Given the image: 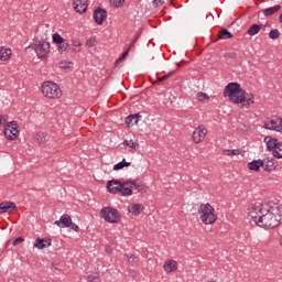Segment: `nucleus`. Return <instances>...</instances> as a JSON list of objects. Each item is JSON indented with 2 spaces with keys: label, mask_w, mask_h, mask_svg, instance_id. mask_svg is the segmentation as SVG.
I'll list each match as a JSON object with an SVG mask.
<instances>
[{
  "label": "nucleus",
  "mask_w": 282,
  "mask_h": 282,
  "mask_svg": "<svg viewBox=\"0 0 282 282\" xmlns=\"http://www.w3.org/2000/svg\"><path fill=\"white\" fill-rule=\"evenodd\" d=\"M223 155H228V156L239 155V150H224Z\"/></svg>",
  "instance_id": "nucleus-40"
},
{
  "label": "nucleus",
  "mask_w": 282,
  "mask_h": 282,
  "mask_svg": "<svg viewBox=\"0 0 282 282\" xmlns=\"http://www.w3.org/2000/svg\"><path fill=\"white\" fill-rule=\"evenodd\" d=\"M174 74H175V72L172 70L162 77H158L154 85H158V83H163V80H166V78H171V76H173Z\"/></svg>",
  "instance_id": "nucleus-37"
},
{
  "label": "nucleus",
  "mask_w": 282,
  "mask_h": 282,
  "mask_svg": "<svg viewBox=\"0 0 282 282\" xmlns=\"http://www.w3.org/2000/svg\"><path fill=\"white\" fill-rule=\"evenodd\" d=\"M262 162H264L262 165V169L268 173H272V171L276 169V165L274 164V159L267 158V159H263Z\"/></svg>",
  "instance_id": "nucleus-17"
},
{
  "label": "nucleus",
  "mask_w": 282,
  "mask_h": 282,
  "mask_svg": "<svg viewBox=\"0 0 282 282\" xmlns=\"http://www.w3.org/2000/svg\"><path fill=\"white\" fill-rule=\"evenodd\" d=\"M229 58H237V53H230Z\"/></svg>",
  "instance_id": "nucleus-51"
},
{
  "label": "nucleus",
  "mask_w": 282,
  "mask_h": 282,
  "mask_svg": "<svg viewBox=\"0 0 282 282\" xmlns=\"http://www.w3.org/2000/svg\"><path fill=\"white\" fill-rule=\"evenodd\" d=\"M55 226H58V228H63V224L61 221V218H59V220L55 221Z\"/></svg>",
  "instance_id": "nucleus-49"
},
{
  "label": "nucleus",
  "mask_w": 282,
  "mask_h": 282,
  "mask_svg": "<svg viewBox=\"0 0 282 282\" xmlns=\"http://www.w3.org/2000/svg\"><path fill=\"white\" fill-rule=\"evenodd\" d=\"M110 3L115 8H122V6H124V0H110Z\"/></svg>",
  "instance_id": "nucleus-39"
},
{
  "label": "nucleus",
  "mask_w": 282,
  "mask_h": 282,
  "mask_svg": "<svg viewBox=\"0 0 282 282\" xmlns=\"http://www.w3.org/2000/svg\"><path fill=\"white\" fill-rule=\"evenodd\" d=\"M100 216L108 224H119L120 221V213H118V209L112 207H104L100 210Z\"/></svg>",
  "instance_id": "nucleus-5"
},
{
  "label": "nucleus",
  "mask_w": 282,
  "mask_h": 282,
  "mask_svg": "<svg viewBox=\"0 0 282 282\" xmlns=\"http://www.w3.org/2000/svg\"><path fill=\"white\" fill-rule=\"evenodd\" d=\"M206 94H204V93H198L197 94V98H198V100H204V98H206Z\"/></svg>",
  "instance_id": "nucleus-48"
},
{
  "label": "nucleus",
  "mask_w": 282,
  "mask_h": 282,
  "mask_svg": "<svg viewBox=\"0 0 282 282\" xmlns=\"http://www.w3.org/2000/svg\"><path fill=\"white\" fill-rule=\"evenodd\" d=\"M282 219V206L281 205H273V206H265L262 212V215L259 217L258 226L260 228H276L281 224Z\"/></svg>",
  "instance_id": "nucleus-1"
},
{
  "label": "nucleus",
  "mask_w": 282,
  "mask_h": 282,
  "mask_svg": "<svg viewBox=\"0 0 282 282\" xmlns=\"http://www.w3.org/2000/svg\"><path fill=\"white\" fill-rule=\"evenodd\" d=\"M19 123L17 121H11L4 124L3 134L7 140H17L19 138Z\"/></svg>",
  "instance_id": "nucleus-6"
},
{
  "label": "nucleus",
  "mask_w": 282,
  "mask_h": 282,
  "mask_svg": "<svg viewBox=\"0 0 282 282\" xmlns=\"http://www.w3.org/2000/svg\"><path fill=\"white\" fill-rule=\"evenodd\" d=\"M279 36H281V32H279V29H272L269 32V39H272V41H276V39H279Z\"/></svg>",
  "instance_id": "nucleus-32"
},
{
  "label": "nucleus",
  "mask_w": 282,
  "mask_h": 282,
  "mask_svg": "<svg viewBox=\"0 0 282 282\" xmlns=\"http://www.w3.org/2000/svg\"><path fill=\"white\" fill-rule=\"evenodd\" d=\"M207 134H208V129H206V126L204 124L198 126L193 132V135H192L193 142H195V144H199L200 142H204Z\"/></svg>",
  "instance_id": "nucleus-8"
},
{
  "label": "nucleus",
  "mask_w": 282,
  "mask_h": 282,
  "mask_svg": "<svg viewBox=\"0 0 282 282\" xmlns=\"http://www.w3.org/2000/svg\"><path fill=\"white\" fill-rule=\"evenodd\" d=\"M87 282H102L98 273H91L87 278Z\"/></svg>",
  "instance_id": "nucleus-36"
},
{
  "label": "nucleus",
  "mask_w": 282,
  "mask_h": 282,
  "mask_svg": "<svg viewBox=\"0 0 282 282\" xmlns=\"http://www.w3.org/2000/svg\"><path fill=\"white\" fill-rule=\"evenodd\" d=\"M132 116L134 117V123L138 124V122H140V118H142V115H140V113H134V115H132Z\"/></svg>",
  "instance_id": "nucleus-46"
},
{
  "label": "nucleus",
  "mask_w": 282,
  "mask_h": 282,
  "mask_svg": "<svg viewBox=\"0 0 282 282\" xmlns=\"http://www.w3.org/2000/svg\"><path fill=\"white\" fill-rule=\"evenodd\" d=\"M223 94L225 98H229V101L235 105H239V102L246 100V90L242 89L239 83H229Z\"/></svg>",
  "instance_id": "nucleus-2"
},
{
  "label": "nucleus",
  "mask_w": 282,
  "mask_h": 282,
  "mask_svg": "<svg viewBox=\"0 0 282 282\" xmlns=\"http://www.w3.org/2000/svg\"><path fill=\"white\" fill-rule=\"evenodd\" d=\"M35 140L36 142H39L40 144H43L45 142H50V135L45 132H37L35 134Z\"/></svg>",
  "instance_id": "nucleus-26"
},
{
  "label": "nucleus",
  "mask_w": 282,
  "mask_h": 282,
  "mask_svg": "<svg viewBox=\"0 0 282 282\" xmlns=\"http://www.w3.org/2000/svg\"><path fill=\"white\" fill-rule=\"evenodd\" d=\"M94 21L97 23V25H102L105 23V20L107 19V10L102 8H97L94 11Z\"/></svg>",
  "instance_id": "nucleus-11"
},
{
  "label": "nucleus",
  "mask_w": 282,
  "mask_h": 282,
  "mask_svg": "<svg viewBox=\"0 0 282 282\" xmlns=\"http://www.w3.org/2000/svg\"><path fill=\"white\" fill-rule=\"evenodd\" d=\"M135 41H138V39H134V40L131 42V44H130V46H129V50H131V47H133V45H135Z\"/></svg>",
  "instance_id": "nucleus-50"
},
{
  "label": "nucleus",
  "mask_w": 282,
  "mask_h": 282,
  "mask_svg": "<svg viewBox=\"0 0 282 282\" xmlns=\"http://www.w3.org/2000/svg\"><path fill=\"white\" fill-rule=\"evenodd\" d=\"M23 241H25V239H23L22 237H18L13 240V246H19V243H23Z\"/></svg>",
  "instance_id": "nucleus-45"
},
{
  "label": "nucleus",
  "mask_w": 282,
  "mask_h": 282,
  "mask_svg": "<svg viewBox=\"0 0 282 282\" xmlns=\"http://www.w3.org/2000/svg\"><path fill=\"white\" fill-rule=\"evenodd\" d=\"M262 28H263V24H252L248 29L247 34H249V36H256V34H259V32H261Z\"/></svg>",
  "instance_id": "nucleus-24"
},
{
  "label": "nucleus",
  "mask_w": 282,
  "mask_h": 282,
  "mask_svg": "<svg viewBox=\"0 0 282 282\" xmlns=\"http://www.w3.org/2000/svg\"><path fill=\"white\" fill-rule=\"evenodd\" d=\"M241 109H250V105H254V95H246V98L239 102Z\"/></svg>",
  "instance_id": "nucleus-20"
},
{
  "label": "nucleus",
  "mask_w": 282,
  "mask_h": 282,
  "mask_svg": "<svg viewBox=\"0 0 282 282\" xmlns=\"http://www.w3.org/2000/svg\"><path fill=\"white\" fill-rule=\"evenodd\" d=\"M120 189H119V194L123 195L124 197L129 196V195H133V187H131V182L130 181H126L123 183H121Z\"/></svg>",
  "instance_id": "nucleus-14"
},
{
  "label": "nucleus",
  "mask_w": 282,
  "mask_h": 282,
  "mask_svg": "<svg viewBox=\"0 0 282 282\" xmlns=\"http://www.w3.org/2000/svg\"><path fill=\"white\" fill-rule=\"evenodd\" d=\"M264 129L269 131H278L279 133L282 132V118L279 116L268 118L264 121Z\"/></svg>",
  "instance_id": "nucleus-7"
},
{
  "label": "nucleus",
  "mask_w": 282,
  "mask_h": 282,
  "mask_svg": "<svg viewBox=\"0 0 282 282\" xmlns=\"http://www.w3.org/2000/svg\"><path fill=\"white\" fill-rule=\"evenodd\" d=\"M134 124H138L135 123V118L133 117V115H130L126 118V126L131 128L133 127Z\"/></svg>",
  "instance_id": "nucleus-35"
},
{
  "label": "nucleus",
  "mask_w": 282,
  "mask_h": 282,
  "mask_svg": "<svg viewBox=\"0 0 282 282\" xmlns=\"http://www.w3.org/2000/svg\"><path fill=\"white\" fill-rule=\"evenodd\" d=\"M12 56V50L4 46L0 47V61H8Z\"/></svg>",
  "instance_id": "nucleus-22"
},
{
  "label": "nucleus",
  "mask_w": 282,
  "mask_h": 282,
  "mask_svg": "<svg viewBox=\"0 0 282 282\" xmlns=\"http://www.w3.org/2000/svg\"><path fill=\"white\" fill-rule=\"evenodd\" d=\"M163 269L165 270V272H175V270H177V261L170 260L165 262Z\"/></svg>",
  "instance_id": "nucleus-23"
},
{
  "label": "nucleus",
  "mask_w": 282,
  "mask_h": 282,
  "mask_svg": "<svg viewBox=\"0 0 282 282\" xmlns=\"http://www.w3.org/2000/svg\"><path fill=\"white\" fill-rule=\"evenodd\" d=\"M70 227H72V230H75V232H78V230H80V227H78V225L74 223H72Z\"/></svg>",
  "instance_id": "nucleus-47"
},
{
  "label": "nucleus",
  "mask_w": 282,
  "mask_h": 282,
  "mask_svg": "<svg viewBox=\"0 0 282 282\" xmlns=\"http://www.w3.org/2000/svg\"><path fill=\"white\" fill-rule=\"evenodd\" d=\"M42 94L50 100H56L63 96V90H61V86L56 83L44 82L42 85Z\"/></svg>",
  "instance_id": "nucleus-4"
},
{
  "label": "nucleus",
  "mask_w": 282,
  "mask_h": 282,
  "mask_svg": "<svg viewBox=\"0 0 282 282\" xmlns=\"http://www.w3.org/2000/svg\"><path fill=\"white\" fill-rule=\"evenodd\" d=\"M57 47L61 54H64V52H69V43L66 40H64L62 44H58Z\"/></svg>",
  "instance_id": "nucleus-31"
},
{
  "label": "nucleus",
  "mask_w": 282,
  "mask_h": 282,
  "mask_svg": "<svg viewBox=\"0 0 282 282\" xmlns=\"http://www.w3.org/2000/svg\"><path fill=\"white\" fill-rule=\"evenodd\" d=\"M8 122V115H0V127Z\"/></svg>",
  "instance_id": "nucleus-44"
},
{
  "label": "nucleus",
  "mask_w": 282,
  "mask_h": 282,
  "mask_svg": "<svg viewBox=\"0 0 282 282\" xmlns=\"http://www.w3.org/2000/svg\"><path fill=\"white\" fill-rule=\"evenodd\" d=\"M64 41H65V39H63V36H61V34H58V33L53 34V43H55L56 45H61Z\"/></svg>",
  "instance_id": "nucleus-34"
},
{
  "label": "nucleus",
  "mask_w": 282,
  "mask_h": 282,
  "mask_svg": "<svg viewBox=\"0 0 282 282\" xmlns=\"http://www.w3.org/2000/svg\"><path fill=\"white\" fill-rule=\"evenodd\" d=\"M263 210H265V206L261 205V203L251 205V208L249 209V217L253 219L257 226L259 224V217L263 215Z\"/></svg>",
  "instance_id": "nucleus-9"
},
{
  "label": "nucleus",
  "mask_w": 282,
  "mask_h": 282,
  "mask_svg": "<svg viewBox=\"0 0 282 282\" xmlns=\"http://www.w3.org/2000/svg\"><path fill=\"white\" fill-rule=\"evenodd\" d=\"M281 10V4H275L274 7H270L268 9L263 10L264 17H272L275 12H279Z\"/></svg>",
  "instance_id": "nucleus-27"
},
{
  "label": "nucleus",
  "mask_w": 282,
  "mask_h": 282,
  "mask_svg": "<svg viewBox=\"0 0 282 282\" xmlns=\"http://www.w3.org/2000/svg\"><path fill=\"white\" fill-rule=\"evenodd\" d=\"M131 166V162H127V160H122L121 162L113 165V171H122V169Z\"/></svg>",
  "instance_id": "nucleus-29"
},
{
  "label": "nucleus",
  "mask_w": 282,
  "mask_h": 282,
  "mask_svg": "<svg viewBox=\"0 0 282 282\" xmlns=\"http://www.w3.org/2000/svg\"><path fill=\"white\" fill-rule=\"evenodd\" d=\"M152 4L154 8H160V6H164V0H153Z\"/></svg>",
  "instance_id": "nucleus-43"
},
{
  "label": "nucleus",
  "mask_w": 282,
  "mask_h": 282,
  "mask_svg": "<svg viewBox=\"0 0 282 282\" xmlns=\"http://www.w3.org/2000/svg\"><path fill=\"white\" fill-rule=\"evenodd\" d=\"M198 215H200V221L205 226L213 225L217 221V215L215 214V207L210 203L200 204L198 208Z\"/></svg>",
  "instance_id": "nucleus-3"
},
{
  "label": "nucleus",
  "mask_w": 282,
  "mask_h": 282,
  "mask_svg": "<svg viewBox=\"0 0 282 282\" xmlns=\"http://www.w3.org/2000/svg\"><path fill=\"white\" fill-rule=\"evenodd\" d=\"M264 142L268 151H274L279 144V139L268 135L264 138Z\"/></svg>",
  "instance_id": "nucleus-18"
},
{
  "label": "nucleus",
  "mask_w": 282,
  "mask_h": 282,
  "mask_svg": "<svg viewBox=\"0 0 282 282\" xmlns=\"http://www.w3.org/2000/svg\"><path fill=\"white\" fill-rule=\"evenodd\" d=\"M232 33L230 31H228V29H221L218 32V39L221 41H226V39H232Z\"/></svg>",
  "instance_id": "nucleus-28"
},
{
  "label": "nucleus",
  "mask_w": 282,
  "mask_h": 282,
  "mask_svg": "<svg viewBox=\"0 0 282 282\" xmlns=\"http://www.w3.org/2000/svg\"><path fill=\"white\" fill-rule=\"evenodd\" d=\"M34 51L39 58H45L50 54V42L42 41L34 45Z\"/></svg>",
  "instance_id": "nucleus-10"
},
{
  "label": "nucleus",
  "mask_w": 282,
  "mask_h": 282,
  "mask_svg": "<svg viewBox=\"0 0 282 282\" xmlns=\"http://www.w3.org/2000/svg\"><path fill=\"white\" fill-rule=\"evenodd\" d=\"M273 158H276L278 160L282 159V142L278 141V145L275 147V150H273Z\"/></svg>",
  "instance_id": "nucleus-30"
},
{
  "label": "nucleus",
  "mask_w": 282,
  "mask_h": 282,
  "mask_svg": "<svg viewBox=\"0 0 282 282\" xmlns=\"http://www.w3.org/2000/svg\"><path fill=\"white\" fill-rule=\"evenodd\" d=\"M142 210H144V205L142 204H132L131 207H129V213H131V215H134V217H138V215H140L142 213Z\"/></svg>",
  "instance_id": "nucleus-21"
},
{
  "label": "nucleus",
  "mask_w": 282,
  "mask_h": 282,
  "mask_svg": "<svg viewBox=\"0 0 282 282\" xmlns=\"http://www.w3.org/2000/svg\"><path fill=\"white\" fill-rule=\"evenodd\" d=\"M62 228H72V216L64 214L61 216Z\"/></svg>",
  "instance_id": "nucleus-25"
},
{
  "label": "nucleus",
  "mask_w": 282,
  "mask_h": 282,
  "mask_svg": "<svg viewBox=\"0 0 282 282\" xmlns=\"http://www.w3.org/2000/svg\"><path fill=\"white\" fill-rule=\"evenodd\" d=\"M123 144H124V147H129V149H134V150L140 149V144H135V142H133V140H124Z\"/></svg>",
  "instance_id": "nucleus-33"
},
{
  "label": "nucleus",
  "mask_w": 282,
  "mask_h": 282,
  "mask_svg": "<svg viewBox=\"0 0 282 282\" xmlns=\"http://www.w3.org/2000/svg\"><path fill=\"white\" fill-rule=\"evenodd\" d=\"M130 186L132 191H138V193L142 191V187H140V184H138L137 181H130Z\"/></svg>",
  "instance_id": "nucleus-38"
},
{
  "label": "nucleus",
  "mask_w": 282,
  "mask_h": 282,
  "mask_svg": "<svg viewBox=\"0 0 282 282\" xmlns=\"http://www.w3.org/2000/svg\"><path fill=\"white\" fill-rule=\"evenodd\" d=\"M86 45H94V43H91V40H87Z\"/></svg>",
  "instance_id": "nucleus-52"
},
{
  "label": "nucleus",
  "mask_w": 282,
  "mask_h": 282,
  "mask_svg": "<svg viewBox=\"0 0 282 282\" xmlns=\"http://www.w3.org/2000/svg\"><path fill=\"white\" fill-rule=\"evenodd\" d=\"M124 257L128 259V263H134V261H138V258L133 254L129 256L128 253H126Z\"/></svg>",
  "instance_id": "nucleus-42"
},
{
  "label": "nucleus",
  "mask_w": 282,
  "mask_h": 282,
  "mask_svg": "<svg viewBox=\"0 0 282 282\" xmlns=\"http://www.w3.org/2000/svg\"><path fill=\"white\" fill-rule=\"evenodd\" d=\"M73 7L79 14H85L88 8L87 0H73Z\"/></svg>",
  "instance_id": "nucleus-13"
},
{
  "label": "nucleus",
  "mask_w": 282,
  "mask_h": 282,
  "mask_svg": "<svg viewBox=\"0 0 282 282\" xmlns=\"http://www.w3.org/2000/svg\"><path fill=\"white\" fill-rule=\"evenodd\" d=\"M73 52H77L76 48H73Z\"/></svg>",
  "instance_id": "nucleus-54"
},
{
  "label": "nucleus",
  "mask_w": 282,
  "mask_h": 282,
  "mask_svg": "<svg viewBox=\"0 0 282 282\" xmlns=\"http://www.w3.org/2000/svg\"><path fill=\"white\" fill-rule=\"evenodd\" d=\"M50 246H52V239L37 238L34 243V248H37V250H44V248H50Z\"/></svg>",
  "instance_id": "nucleus-16"
},
{
  "label": "nucleus",
  "mask_w": 282,
  "mask_h": 282,
  "mask_svg": "<svg viewBox=\"0 0 282 282\" xmlns=\"http://www.w3.org/2000/svg\"><path fill=\"white\" fill-rule=\"evenodd\" d=\"M263 160H253L250 163H248L249 171H254L256 173H259L261 169H263Z\"/></svg>",
  "instance_id": "nucleus-19"
},
{
  "label": "nucleus",
  "mask_w": 282,
  "mask_h": 282,
  "mask_svg": "<svg viewBox=\"0 0 282 282\" xmlns=\"http://www.w3.org/2000/svg\"><path fill=\"white\" fill-rule=\"evenodd\" d=\"M80 43L79 42H77V43H75V47H80Z\"/></svg>",
  "instance_id": "nucleus-53"
},
{
  "label": "nucleus",
  "mask_w": 282,
  "mask_h": 282,
  "mask_svg": "<svg viewBox=\"0 0 282 282\" xmlns=\"http://www.w3.org/2000/svg\"><path fill=\"white\" fill-rule=\"evenodd\" d=\"M12 210H17V204H14V202L0 203V214L1 215L6 214V213H12Z\"/></svg>",
  "instance_id": "nucleus-15"
},
{
  "label": "nucleus",
  "mask_w": 282,
  "mask_h": 282,
  "mask_svg": "<svg viewBox=\"0 0 282 282\" xmlns=\"http://www.w3.org/2000/svg\"><path fill=\"white\" fill-rule=\"evenodd\" d=\"M121 184L122 182L118 180L108 181L107 183L108 193H111L112 195H118V193H120Z\"/></svg>",
  "instance_id": "nucleus-12"
},
{
  "label": "nucleus",
  "mask_w": 282,
  "mask_h": 282,
  "mask_svg": "<svg viewBox=\"0 0 282 282\" xmlns=\"http://www.w3.org/2000/svg\"><path fill=\"white\" fill-rule=\"evenodd\" d=\"M127 56H129V48L127 51H124L120 57L116 61L115 65H118V63H120V61H124V58H127Z\"/></svg>",
  "instance_id": "nucleus-41"
}]
</instances>
